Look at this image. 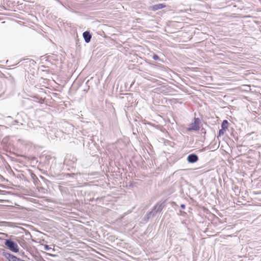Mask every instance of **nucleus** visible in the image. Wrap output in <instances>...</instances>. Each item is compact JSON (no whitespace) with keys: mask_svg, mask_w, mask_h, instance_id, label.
I'll use <instances>...</instances> for the list:
<instances>
[{"mask_svg":"<svg viewBox=\"0 0 261 261\" xmlns=\"http://www.w3.org/2000/svg\"><path fill=\"white\" fill-rule=\"evenodd\" d=\"M164 202H158L153 207L152 210L147 213L144 216V219L148 221L150 219L153 218L156 213L162 211L165 206Z\"/></svg>","mask_w":261,"mask_h":261,"instance_id":"f257e3e1","label":"nucleus"},{"mask_svg":"<svg viewBox=\"0 0 261 261\" xmlns=\"http://www.w3.org/2000/svg\"><path fill=\"white\" fill-rule=\"evenodd\" d=\"M5 245L11 251L17 253L19 251V247L16 243L11 239H6L5 242Z\"/></svg>","mask_w":261,"mask_h":261,"instance_id":"f03ea898","label":"nucleus"},{"mask_svg":"<svg viewBox=\"0 0 261 261\" xmlns=\"http://www.w3.org/2000/svg\"><path fill=\"white\" fill-rule=\"evenodd\" d=\"M200 120L198 118H194V122H192L189 125V127L187 128L188 131H198L199 130Z\"/></svg>","mask_w":261,"mask_h":261,"instance_id":"7ed1b4c3","label":"nucleus"},{"mask_svg":"<svg viewBox=\"0 0 261 261\" xmlns=\"http://www.w3.org/2000/svg\"><path fill=\"white\" fill-rule=\"evenodd\" d=\"M3 255L6 257L9 261H19L20 258L7 252L4 251L2 253Z\"/></svg>","mask_w":261,"mask_h":261,"instance_id":"20e7f679","label":"nucleus"},{"mask_svg":"<svg viewBox=\"0 0 261 261\" xmlns=\"http://www.w3.org/2000/svg\"><path fill=\"white\" fill-rule=\"evenodd\" d=\"M198 160V156L194 153L189 154L187 157V161L190 163H194Z\"/></svg>","mask_w":261,"mask_h":261,"instance_id":"39448f33","label":"nucleus"},{"mask_svg":"<svg viewBox=\"0 0 261 261\" xmlns=\"http://www.w3.org/2000/svg\"><path fill=\"white\" fill-rule=\"evenodd\" d=\"M83 36L85 40V41L86 43H89L92 37L91 35L90 34L89 32L88 31L84 32L83 34Z\"/></svg>","mask_w":261,"mask_h":261,"instance_id":"423d86ee","label":"nucleus"},{"mask_svg":"<svg viewBox=\"0 0 261 261\" xmlns=\"http://www.w3.org/2000/svg\"><path fill=\"white\" fill-rule=\"evenodd\" d=\"M166 7V5L164 4H158L154 5L151 7V10L152 11H156L160 9H162Z\"/></svg>","mask_w":261,"mask_h":261,"instance_id":"0eeeda50","label":"nucleus"},{"mask_svg":"<svg viewBox=\"0 0 261 261\" xmlns=\"http://www.w3.org/2000/svg\"><path fill=\"white\" fill-rule=\"evenodd\" d=\"M228 122L227 120H224L223 121L221 124V128L223 129L226 130L228 128Z\"/></svg>","mask_w":261,"mask_h":261,"instance_id":"6e6552de","label":"nucleus"},{"mask_svg":"<svg viewBox=\"0 0 261 261\" xmlns=\"http://www.w3.org/2000/svg\"><path fill=\"white\" fill-rule=\"evenodd\" d=\"M225 129H223L222 128H221V129L219 131V136H221L224 134V133L225 132Z\"/></svg>","mask_w":261,"mask_h":261,"instance_id":"1a4fd4ad","label":"nucleus"},{"mask_svg":"<svg viewBox=\"0 0 261 261\" xmlns=\"http://www.w3.org/2000/svg\"><path fill=\"white\" fill-rule=\"evenodd\" d=\"M44 249L45 250H46V251H49V250H51V248L50 247H49V246L47 245H45L44 246Z\"/></svg>","mask_w":261,"mask_h":261,"instance_id":"9d476101","label":"nucleus"},{"mask_svg":"<svg viewBox=\"0 0 261 261\" xmlns=\"http://www.w3.org/2000/svg\"><path fill=\"white\" fill-rule=\"evenodd\" d=\"M152 59H153L155 60H160L159 57L157 55H155V54H154L153 55Z\"/></svg>","mask_w":261,"mask_h":261,"instance_id":"9b49d317","label":"nucleus"},{"mask_svg":"<svg viewBox=\"0 0 261 261\" xmlns=\"http://www.w3.org/2000/svg\"><path fill=\"white\" fill-rule=\"evenodd\" d=\"M180 207L182 208V209H184L185 208V205L184 204H181L180 205Z\"/></svg>","mask_w":261,"mask_h":261,"instance_id":"f8f14e48","label":"nucleus"},{"mask_svg":"<svg viewBox=\"0 0 261 261\" xmlns=\"http://www.w3.org/2000/svg\"><path fill=\"white\" fill-rule=\"evenodd\" d=\"M3 177L0 174V178H3Z\"/></svg>","mask_w":261,"mask_h":261,"instance_id":"ddd939ff","label":"nucleus"},{"mask_svg":"<svg viewBox=\"0 0 261 261\" xmlns=\"http://www.w3.org/2000/svg\"><path fill=\"white\" fill-rule=\"evenodd\" d=\"M117 175H118V174H115V176H117ZM117 178V177H115V178Z\"/></svg>","mask_w":261,"mask_h":261,"instance_id":"4468645a","label":"nucleus"}]
</instances>
